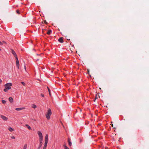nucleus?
Returning <instances> with one entry per match:
<instances>
[{
    "label": "nucleus",
    "instance_id": "nucleus-1",
    "mask_svg": "<svg viewBox=\"0 0 149 149\" xmlns=\"http://www.w3.org/2000/svg\"><path fill=\"white\" fill-rule=\"evenodd\" d=\"M52 114L51 110L49 108L47 111V112L45 116L46 118L48 120L50 119V116Z\"/></svg>",
    "mask_w": 149,
    "mask_h": 149
},
{
    "label": "nucleus",
    "instance_id": "nucleus-2",
    "mask_svg": "<svg viewBox=\"0 0 149 149\" xmlns=\"http://www.w3.org/2000/svg\"><path fill=\"white\" fill-rule=\"evenodd\" d=\"M37 133L39 137V140H43V136L41 132L40 131H38Z\"/></svg>",
    "mask_w": 149,
    "mask_h": 149
},
{
    "label": "nucleus",
    "instance_id": "nucleus-3",
    "mask_svg": "<svg viewBox=\"0 0 149 149\" xmlns=\"http://www.w3.org/2000/svg\"><path fill=\"white\" fill-rule=\"evenodd\" d=\"M16 60V65L17 68L19 69V61L18 60V58H15Z\"/></svg>",
    "mask_w": 149,
    "mask_h": 149
},
{
    "label": "nucleus",
    "instance_id": "nucleus-4",
    "mask_svg": "<svg viewBox=\"0 0 149 149\" xmlns=\"http://www.w3.org/2000/svg\"><path fill=\"white\" fill-rule=\"evenodd\" d=\"M11 52H12V54L13 55V56H15V58H17L18 57H17V55L16 53L15 52L14 50L12 49H11Z\"/></svg>",
    "mask_w": 149,
    "mask_h": 149
},
{
    "label": "nucleus",
    "instance_id": "nucleus-5",
    "mask_svg": "<svg viewBox=\"0 0 149 149\" xmlns=\"http://www.w3.org/2000/svg\"><path fill=\"white\" fill-rule=\"evenodd\" d=\"M0 116L1 118L4 120L7 121L8 120V118L6 116L2 115H1Z\"/></svg>",
    "mask_w": 149,
    "mask_h": 149
},
{
    "label": "nucleus",
    "instance_id": "nucleus-6",
    "mask_svg": "<svg viewBox=\"0 0 149 149\" xmlns=\"http://www.w3.org/2000/svg\"><path fill=\"white\" fill-rule=\"evenodd\" d=\"M42 141L43 140H39L40 143L39 144V147L38 148V149H40L42 144Z\"/></svg>",
    "mask_w": 149,
    "mask_h": 149
},
{
    "label": "nucleus",
    "instance_id": "nucleus-7",
    "mask_svg": "<svg viewBox=\"0 0 149 149\" xmlns=\"http://www.w3.org/2000/svg\"><path fill=\"white\" fill-rule=\"evenodd\" d=\"M12 84L10 83H7L6 84H5L4 86L5 87H10V86H12Z\"/></svg>",
    "mask_w": 149,
    "mask_h": 149
},
{
    "label": "nucleus",
    "instance_id": "nucleus-8",
    "mask_svg": "<svg viewBox=\"0 0 149 149\" xmlns=\"http://www.w3.org/2000/svg\"><path fill=\"white\" fill-rule=\"evenodd\" d=\"M58 41L61 43H63L64 42L63 38V37L60 38L58 39Z\"/></svg>",
    "mask_w": 149,
    "mask_h": 149
},
{
    "label": "nucleus",
    "instance_id": "nucleus-9",
    "mask_svg": "<svg viewBox=\"0 0 149 149\" xmlns=\"http://www.w3.org/2000/svg\"><path fill=\"white\" fill-rule=\"evenodd\" d=\"M9 100L10 102L11 103H12L13 102V99L12 97H10L9 98Z\"/></svg>",
    "mask_w": 149,
    "mask_h": 149
},
{
    "label": "nucleus",
    "instance_id": "nucleus-10",
    "mask_svg": "<svg viewBox=\"0 0 149 149\" xmlns=\"http://www.w3.org/2000/svg\"><path fill=\"white\" fill-rule=\"evenodd\" d=\"M45 141L47 142L48 141V136L47 134L45 136Z\"/></svg>",
    "mask_w": 149,
    "mask_h": 149
},
{
    "label": "nucleus",
    "instance_id": "nucleus-11",
    "mask_svg": "<svg viewBox=\"0 0 149 149\" xmlns=\"http://www.w3.org/2000/svg\"><path fill=\"white\" fill-rule=\"evenodd\" d=\"M24 107H22V108H16L15 109V110H17V111H20L21 110H22V109H24Z\"/></svg>",
    "mask_w": 149,
    "mask_h": 149
},
{
    "label": "nucleus",
    "instance_id": "nucleus-12",
    "mask_svg": "<svg viewBox=\"0 0 149 149\" xmlns=\"http://www.w3.org/2000/svg\"><path fill=\"white\" fill-rule=\"evenodd\" d=\"M52 31L51 30H48L47 33L48 35H50L52 33Z\"/></svg>",
    "mask_w": 149,
    "mask_h": 149
},
{
    "label": "nucleus",
    "instance_id": "nucleus-13",
    "mask_svg": "<svg viewBox=\"0 0 149 149\" xmlns=\"http://www.w3.org/2000/svg\"><path fill=\"white\" fill-rule=\"evenodd\" d=\"M70 139L68 138V144L70 146H71L72 145V143L70 141Z\"/></svg>",
    "mask_w": 149,
    "mask_h": 149
},
{
    "label": "nucleus",
    "instance_id": "nucleus-14",
    "mask_svg": "<svg viewBox=\"0 0 149 149\" xmlns=\"http://www.w3.org/2000/svg\"><path fill=\"white\" fill-rule=\"evenodd\" d=\"M8 130L11 132H13L14 131V129L10 127H8Z\"/></svg>",
    "mask_w": 149,
    "mask_h": 149
},
{
    "label": "nucleus",
    "instance_id": "nucleus-15",
    "mask_svg": "<svg viewBox=\"0 0 149 149\" xmlns=\"http://www.w3.org/2000/svg\"><path fill=\"white\" fill-rule=\"evenodd\" d=\"M26 127L27 128L29 129V130H32L31 127L30 126H29V125H28L27 124L26 125Z\"/></svg>",
    "mask_w": 149,
    "mask_h": 149
},
{
    "label": "nucleus",
    "instance_id": "nucleus-16",
    "mask_svg": "<svg viewBox=\"0 0 149 149\" xmlns=\"http://www.w3.org/2000/svg\"><path fill=\"white\" fill-rule=\"evenodd\" d=\"M27 147V145L26 144H25L24 146L23 149H26Z\"/></svg>",
    "mask_w": 149,
    "mask_h": 149
},
{
    "label": "nucleus",
    "instance_id": "nucleus-17",
    "mask_svg": "<svg viewBox=\"0 0 149 149\" xmlns=\"http://www.w3.org/2000/svg\"><path fill=\"white\" fill-rule=\"evenodd\" d=\"M47 88L48 91H49V95L50 96H51V93H50V89H49V88L48 87H47Z\"/></svg>",
    "mask_w": 149,
    "mask_h": 149
},
{
    "label": "nucleus",
    "instance_id": "nucleus-18",
    "mask_svg": "<svg viewBox=\"0 0 149 149\" xmlns=\"http://www.w3.org/2000/svg\"><path fill=\"white\" fill-rule=\"evenodd\" d=\"M32 107L33 108L35 109L36 108V106L35 104H33L32 106Z\"/></svg>",
    "mask_w": 149,
    "mask_h": 149
},
{
    "label": "nucleus",
    "instance_id": "nucleus-19",
    "mask_svg": "<svg viewBox=\"0 0 149 149\" xmlns=\"http://www.w3.org/2000/svg\"><path fill=\"white\" fill-rule=\"evenodd\" d=\"M47 143H48L47 142H45V144H44V146L47 147Z\"/></svg>",
    "mask_w": 149,
    "mask_h": 149
},
{
    "label": "nucleus",
    "instance_id": "nucleus-20",
    "mask_svg": "<svg viewBox=\"0 0 149 149\" xmlns=\"http://www.w3.org/2000/svg\"><path fill=\"white\" fill-rule=\"evenodd\" d=\"M64 147L65 149H69L65 145H64Z\"/></svg>",
    "mask_w": 149,
    "mask_h": 149
},
{
    "label": "nucleus",
    "instance_id": "nucleus-21",
    "mask_svg": "<svg viewBox=\"0 0 149 149\" xmlns=\"http://www.w3.org/2000/svg\"><path fill=\"white\" fill-rule=\"evenodd\" d=\"M16 12L18 14H20V13L19 12V10H16Z\"/></svg>",
    "mask_w": 149,
    "mask_h": 149
},
{
    "label": "nucleus",
    "instance_id": "nucleus-22",
    "mask_svg": "<svg viewBox=\"0 0 149 149\" xmlns=\"http://www.w3.org/2000/svg\"><path fill=\"white\" fill-rule=\"evenodd\" d=\"M2 102L3 104H5L6 102V101L4 100H2Z\"/></svg>",
    "mask_w": 149,
    "mask_h": 149
},
{
    "label": "nucleus",
    "instance_id": "nucleus-23",
    "mask_svg": "<svg viewBox=\"0 0 149 149\" xmlns=\"http://www.w3.org/2000/svg\"><path fill=\"white\" fill-rule=\"evenodd\" d=\"M7 90L10 89L11 88V87H6L5 88Z\"/></svg>",
    "mask_w": 149,
    "mask_h": 149
},
{
    "label": "nucleus",
    "instance_id": "nucleus-24",
    "mask_svg": "<svg viewBox=\"0 0 149 149\" xmlns=\"http://www.w3.org/2000/svg\"><path fill=\"white\" fill-rule=\"evenodd\" d=\"M21 83L24 86H25V84L24 82L22 81L21 82Z\"/></svg>",
    "mask_w": 149,
    "mask_h": 149
},
{
    "label": "nucleus",
    "instance_id": "nucleus-25",
    "mask_svg": "<svg viewBox=\"0 0 149 149\" xmlns=\"http://www.w3.org/2000/svg\"><path fill=\"white\" fill-rule=\"evenodd\" d=\"M3 91L5 92H7L8 91L5 88L4 89Z\"/></svg>",
    "mask_w": 149,
    "mask_h": 149
},
{
    "label": "nucleus",
    "instance_id": "nucleus-26",
    "mask_svg": "<svg viewBox=\"0 0 149 149\" xmlns=\"http://www.w3.org/2000/svg\"><path fill=\"white\" fill-rule=\"evenodd\" d=\"M43 22H44V23L45 24H47V22H46V20H44L43 21Z\"/></svg>",
    "mask_w": 149,
    "mask_h": 149
},
{
    "label": "nucleus",
    "instance_id": "nucleus-27",
    "mask_svg": "<svg viewBox=\"0 0 149 149\" xmlns=\"http://www.w3.org/2000/svg\"><path fill=\"white\" fill-rule=\"evenodd\" d=\"M11 138L12 139H15V136H11Z\"/></svg>",
    "mask_w": 149,
    "mask_h": 149
},
{
    "label": "nucleus",
    "instance_id": "nucleus-28",
    "mask_svg": "<svg viewBox=\"0 0 149 149\" xmlns=\"http://www.w3.org/2000/svg\"><path fill=\"white\" fill-rule=\"evenodd\" d=\"M41 96L42 97H44V95L42 93L41 94Z\"/></svg>",
    "mask_w": 149,
    "mask_h": 149
},
{
    "label": "nucleus",
    "instance_id": "nucleus-29",
    "mask_svg": "<svg viewBox=\"0 0 149 149\" xmlns=\"http://www.w3.org/2000/svg\"><path fill=\"white\" fill-rule=\"evenodd\" d=\"M3 43L2 42H1V41H0V45H3Z\"/></svg>",
    "mask_w": 149,
    "mask_h": 149
},
{
    "label": "nucleus",
    "instance_id": "nucleus-30",
    "mask_svg": "<svg viewBox=\"0 0 149 149\" xmlns=\"http://www.w3.org/2000/svg\"><path fill=\"white\" fill-rule=\"evenodd\" d=\"M46 147H47L44 146L43 148V149H46Z\"/></svg>",
    "mask_w": 149,
    "mask_h": 149
},
{
    "label": "nucleus",
    "instance_id": "nucleus-31",
    "mask_svg": "<svg viewBox=\"0 0 149 149\" xmlns=\"http://www.w3.org/2000/svg\"><path fill=\"white\" fill-rule=\"evenodd\" d=\"M101 125V124H100V123H99V124H98V126H100Z\"/></svg>",
    "mask_w": 149,
    "mask_h": 149
},
{
    "label": "nucleus",
    "instance_id": "nucleus-32",
    "mask_svg": "<svg viewBox=\"0 0 149 149\" xmlns=\"http://www.w3.org/2000/svg\"><path fill=\"white\" fill-rule=\"evenodd\" d=\"M2 82V80L1 79L0 80V83H1Z\"/></svg>",
    "mask_w": 149,
    "mask_h": 149
},
{
    "label": "nucleus",
    "instance_id": "nucleus-33",
    "mask_svg": "<svg viewBox=\"0 0 149 149\" xmlns=\"http://www.w3.org/2000/svg\"><path fill=\"white\" fill-rule=\"evenodd\" d=\"M3 42L4 43H5V44H6V42H5V41H3Z\"/></svg>",
    "mask_w": 149,
    "mask_h": 149
},
{
    "label": "nucleus",
    "instance_id": "nucleus-34",
    "mask_svg": "<svg viewBox=\"0 0 149 149\" xmlns=\"http://www.w3.org/2000/svg\"><path fill=\"white\" fill-rule=\"evenodd\" d=\"M96 100V99H95L94 100H93L94 101V102H95Z\"/></svg>",
    "mask_w": 149,
    "mask_h": 149
},
{
    "label": "nucleus",
    "instance_id": "nucleus-35",
    "mask_svg": "<svg viewBox=\"0 0 149 149\" xmlns=\"http://www.w3.org/2000/svg\"><path fill=\"white\" fill-rule=\"evenodd\" d=\"M97 98V96H96L95 99H96Z\"/></svg>",
    "mask_w": 149,
    "mask_h": 149
},
{
    "label": "nucleus",
    "instance_id": "nucleus-36",
    "mask_svg": "<svg viewBox=\"0 0 149 149\" xmlns=\"http://www.w3.org/2000/svg\"><path fill=\"white\" fill-rule=\"evenodd\" d=\"M111 126L112 127H113V124L111 125Z\"/></svg>",
    "mask_w": 149,
    "mask_h": 149
},
{
    "label": "nucleus",
    "instance_id": "nucleus-37",
    "mask_svg": "<svg viewBox=\"0 0 149 149\" xmlns=\"http://www.w3.org/2000/svg\"><path fill=\"white\" fill-rule=\"evenodd\" d=\"M42 33H43V32H44L43 30H42Z\"/></svg>",
    "mask_w": 149,
    "mask_h": 149
},
{
    "label": "nucleus",
    "instance_id": "nucleus-38",
    "mask_svg": "<svg viewBox=\"0 0 149 149\" xmlns=\"http://www.w3.org/2000/svg\"><path fill=\"white\" fill-rule=\"evenodd\" d=\"M1 49L0 48V51H1Z\"/></svg>",
    "mask_w": 149,
    "mask_h": 149
},
{
    "label": "nucleus",
    "instance_id": "nucleus-39",
    "mask_svg": "<svg viewBox=\"0 0 149 149\" xmlns=\"http://www.w3.org/2000/svg\"><path fill=\"white\" fill-rule=\"evenodd\" d=\"M38 55H38V54H37Z\"/></svg>",
    "mask_w": 149,
    "mask_h": 149
},
{
    "label": "nucleus",
    "instance_id": "nucleus-40",
    "mask_svg": "<svg viewBox=\"0 0 149 149\" xmlns=\"http://www.w3.org/2000/svg\"><path fill=\"white\" fill-rule=\"evenodd\" d=\"M38 59H37L36 61H38Z\"/></svg>",
    "mask_w": 149,
    "mask_h": 149
}]
</instances>
